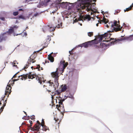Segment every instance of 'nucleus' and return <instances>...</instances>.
<instances>
[{
	"instance_id": "1",
	"label": "nucleus",
	"mask_w": 133,
	"mask_h": 133,
	"mask_svg": "<svg viewBox=\"0 0 133 133\" xmlns=\"http://www.w3.org/2000/svg\"><path fill=\"white\" fill-rule=\"evenodd\" d=\"M111 35V34L109 32L105 33L104 34L102 35L99 36V38L98 40V39L99 38H97V39H95L94 40L86 42L82 44L81 46H83L86 48L93 45L97 44L99 42L98 41L100 42L102 41L104 38L105 39L103 40V42H108L110 41V40H108V38H107V37H110Z\"/></svg>"
},
{
	"instance_id": "2",
	"label": "nucleus",
	"mask_w": 133,
	"mask_h": 133,
	"mask_svg": "<svg viewBox=\"0 0 133 133\" xmlns=\"http://www.w3.org/2000/svg\"><path fill=\"white\" fill-rule=\"evenodd\" d=\"M52 77L54 78V83L51 80L48 82L50 86L52 87L53 86L55 90H56V88H57L59 86V83L58 82V80L59 76L58 75L59 73L57 69L56 71L55 72H53L51 73Z\"/></svg>"
},
{
	"instance_id": "3",
	"label": "nucleus",
	"mask_w": 133,
	"mask_h": 133,
	"mask_svg": "<svg viewBox=\"0 0 133 133\" xmlns=\"http://www.w3.org/2000/svg\"><path fill=\"white\" fill-rule=\"evenodd\" d=\"M31 73V72H30L29 74L25 75L23 74L22 75L19 76L18 77L22 80H25L26 79L27 77H28L29 78L32 79L35 78L38 81V82L40 84H41L42 81H43V78L39 77L36 75L32 74Z\"/></svg>"
},
{
	"instance_id": "4",
	"label": "nucleus",
	"mask_w": 133,
	"mask_h": 133,
	"mask_svg": "<svg viewBox=\"0 0 133 133\" xmlns=\"http://www.w3.org/2000/svg\"><path fill=\"white\" fill-rule=\"evenodd\" d=\"M117 21H114V22H110L108 23V24H107L106 26L108 28L109 27H111V28L112 29V31L111 32H113V30L115 31V32H117L121 30V28H118L116 27H118L119 26V24H117Z\"/></svg>"
},
{
	"instance_id": "5",
	"label": "nucleus",
	"mask_w": 133,
	"mask_h": 133,
	"mask_svg": "<svg viewBox=\"0 0 133 133\" xmlns=\"http://www.w3.org/2000/svg\"><path fill=\"white\" fill-rule=\"evenodd\" d=\"M93 5L94 6L96 5V3H89L86 5V6H83L82 7V9L85 10L86 11H89L90 10H92V6Z\"/></svg>"
},
{
	"instance_id": "6",
	"label": "nucleus",
	"mask_w": 133,
	"mask_h": 133,
	"mask_svg": "<svg viewBox=\"0 0 133 133\" xmlns=\"http://www.w3.org/2000/svg\"><path fill=\"white\" fill-rule=\"evenodd\" d=\"M127 36H125L123 38H121L120 39H112L113 41L111 42V44H114L117 43V42L119 41H122L123 40H127Z\"/></svg>"
},
{
	"instance_id": "7",
	"label": "nucleus",
	"mask_w": 133,
	"mask_h": 133,
	"mask_svg": "<svg viewBox=\"0 0 133 133\" xmlns=\"http://www.w3.org/2000/svg\"><path fill=\"white\" fill-rule=\"evenodd\" d=\"M5 96H4L3 97H2V99L0 102V105L2 104V102H3V105L1 108L0 109V112L2 111L4 108V107L5 106L7 102V100L6 99L4 102V99Z\"/></svg>"
},
{
	"instance_id": "8",
	"label": "nucleus",
	"mask_w": 133,
	"mask_h": 133,
	"mask_svg": "<svg viewBox=\"0 0 133 133\" xmlns=\"http://www.w3.org/2000/svg\"><path fill=\"white\" fill-rule=\"evenodd\" d=\"M7 37V34L6 33H2L0 35V43L3 41H5Z\"/></svg>"
},
{
	"instance_id": "9",
	"label": "nucleus",
	"mask_w": 133,
	"mask_h": 133,
	"mask_svg": "<svg viewBox=\"0 0 133 133\" xmlns=\"http://www.w3.org/2000/svg\"><path fill=\"white\" fill-rule=\"evenodd\" d=\"M11 87L10 85L8 84L6 88V90L5 94V95H7L8 93V96L10 94L11 91Z\"/></svg>"
},
{
	"instance_id": "10",
	"label": "nucleus",
	"mask_w": 133,
	"mask_h": 133,
	"mask_svg": "<svg viewBox=\"0 0 133 133\" xmlns=\"http://www.w3.org/2000/svg\"><path fill=\"white\" fill-rule=\"evenodd\" d=\"M67 4L68 2H63L61 3H59L57 4H56L55 6L57 7V5H58V6H61L63 8H65L67 7Z\"/></svg>"
},
{
	"instance_id": "11",
	"label": "nucleus",
	"mask_w": 133,
	"mask_h": 133,
	"mask_svg": "<svg viewBox=\"0 0 133 133\" xmlns=\"http://www.w3.org/2000/svg\"><path fill=\"white\" fill-rule=\"evenodd\" d=\"M61 64H62L63 65V69L62 70V72H63L64 71V69L67 66L68 63V62L65 63V61H61L60 62Z\"/></svg>"
},
{
	"instance_id": "12",
	"label": "nucleus",
	"mask_w": 133,
	"mask_h": 133,
	"mask_svg": "<svg viewBox=\"0 0 133 133\" xmlns=\"http://www.w3.org/2000/svg\"><path fill=\"white\" fill-rule=\"evenodd\" d=\"M30 59H29L28 62H27V64H26V66H24V67L22 69V70H24V69H26L28 68V67L29 66V65L31 63V62L32 61L31 59L30 58Z\"/></svg>"
},
{
	"instance_id": "13",
	"label": "nucleus",
	"mask_w": 133,
	"mask_h": 133,
	"mask_svg": "<svg viewBox=\"0 0 133 133\" xmlns=\"http://www.w3.org/2000/svg\"><path fill=\"white\" fill-rule=\"evenodd\" d=\"M53 88L54 89V91L52 92V96H55L56 94H57L58 95H59L60 94V92L58 90H56H56H55L54 88V87L53 86Z\"/></svg>"
},
{
	"instance_id": "14",
	"label": "nucleus",
	"mask_w": 133,
	"mask_h": 133,
	"mask_svg": "<svg viewBox=\"0 0 133 133\" xmlns=\"http://www.w3.org/2000/svg\"><path fill=\"white\" fill-rule=\"evenodd\" d=\"M41 125L37 124H35L34 126V127L33 128H34V130H32V131H34L35 130H38L39 129Z\"/></svg>"
},
{
	"instance_id": "15",
	"label": "nucleus",
	"mask_w": 133,
	"mask_h": 133,
	"mask_svg": "<svg viewBox=\"0 0 133 133\" xmlns=\"http://www.w3.org/2000/svg\"><path fill=\"white\" fill-rule=\"evenodd\" d=\"M53 54V52L51 53L49 55H48V59L51 62H53L54 61V57L52 56L51 54Z\"/></svg>"
},
{
	"instance_id": "16",
	"label": "nucleus",
	"mask_w": 133,
	"mask_h": 133,
	"mask_svg": "<svg viewBox=\"0 0 133 133\" xmlns=\"http://www.w3.org/2000/svg\"><path fill=\"white\" fill-rule=\"evenodd\" d=\"M11 28L9 29L8 31L6 33V34H8L10 35L12 34L14 32V28L12 27H11Z\"/></svg>"
},
{
	"instance_id": "17",
	"label": "nucleus",
	"mask_w": 133,
	"mask_h": 133,
	"mask_svg": "<svg viewBox=\"0 0 133 133\" xmlns=\"http://www.w3.org/2000/svg\"><path fill=\"white\" fill-rule=\"evenodd\" d=\"M29 122L30 124L29 125V124H27V126L28 128H30L31 130H34V128L31 127L33 123L32 122V121L29 120Z\"/></svg>"
},
{
	"instance_id": "18",
	"label": "nucleus",
	"mask_w": 133,
	"mask_h": 133,
	"mask_svg": "<svg viewBox=\"0 0 133 133\" xmlns=\"http://www.w3.org/2000/svg\"><path fill=\"white\" fill-rule=\"evenodd\" d=\"M83 20H85L88 19V21H89L91 19L90 16L89 15H87L86 16H83Z\"/></svg>"
},
{
	"instance_id": "19",
	"label": "nucleus",
	"mask_w": 133,
	"mask_h": 133,
	"mask_svg": "<svg viewBox=\"0 0 133 133\" xmlns=\"http://www.w3.org/2000/svg\"><path fill=\"white\" fill-rule=\"evenodd\" d=\"M49 28V26H44L43 28H42V29L43 30V31L44 32L47 30H48V29Z\"/></svg>"
},
{
	"instance_id": "20",
	"label": "nucleus",
	"mask_w": 133,
	"mask_h": 133,
	"mask_svg": "<svg viewBox=\"0 0 133 133\" xmlns=\"http://www.w3.org/2000/svg\"><path fill=\"white\" fill-rule=\"evenodd\" d=\"M133 40V35H132L127 37V40L128 41H131Z\"/></svg>"
},
{
	"instance_id": "21",
	"label": "nucleus",
	"mask_w": 133,
	"mask_h": 133,
	"mask_svg": "<svg viewBox=\"0 0 133 133\" xmlns=\"http://www.w3.org/2000/svg\"><path fill=\"white\" fill-rule=\"evenodd\" d=\"M67 89V86L66 85H65L62 88L61 91L62 92H64Z\"/></svg>"
},
{
	"instance_id": "22",
	"label": "nucleus",
	"mask_w": 133,
	"mask_h": 133,
	"mask_svg": "<svg viewBox=\"0 0 133 133\" xmlns=\"http://www.w3.org/2000/svg\"><path fill=\"white\" fill-rule=\"evenodd\" d=\"M107 46V44H106L105 43H101L100 44V46L101 48H103Z\"/></svg>"
},
{
	"instance_id": "23",
	"label": "nucleus",
	"mask_w": 133,
	"mask_h": 133,
	"mask_svg": "<svg viewBox=\"0 0 133 133\" xmlns=\"http://www.w3.org/2000/svg\"><path fill=\"white\" fill-rule=\"evenodd\" d=\"M55 27H54V26L53 27H50L49 26V28L48 29V30L50 32H51L52 31H53L55 30Z\"/></svg>"
},
{
	"instance_id": "24",
	"label": "nucleus",
	"mask_w": 133,
	"mask_h": 133,
	"mask_svg": "<svg viewBox=\"0 0 133 133\" xmlns=\"http://www.w3.org/2000/svg\"><path fill=\"white\" fill-rule=\"evenodd\" d=\"M102 21L103 22H104L105 24H106L108 22V19L105 18L104 17Z\"/></svg>"
},
{
	"instance_id": "25",
	"label": "nucleus",
	"mask_w": 133,
	"mask_h": 133,
	"mask_svg": "<svg viewBox=\"0 0 133 133\" xmlns=\"http://www.w3.org/2000/svg\"><path fill=\"white\" fill-rule=\"evenodd\" d=\"M132 8V6H130V7L128 8H127L126 9H125L124 10V12H125L126 11H129L131 10Z\"/></svg>"
},
{
	"instance_id": "26",
	"label": "nucleus",
	"mask_w": 133,
	"mask_h": 133,
	"mask_svg": "<svg viewBox=\"0 0 133 133\" xmlns=\"http://www.w3.org/2000/svg\"><path fill=\"white\" fill-rule=\"evenodd\" d=\"M41 125L43 127V128H44V127L45 126V125H44L45 123H44V119H42V122L41 123Z\"/></svg>"
},
{
	"instance_id": "27",
	"label": "nucleus",
	"mask_w": 133,
	"mask_h": 133,
	"mask_svg": "<svg viewBox=\"0 0 133 133\" xmlns=\"http://www.w3.org/2000/svg\"><path fill=\"white\" fill-rule=\"evenodd\" d=\"M88 35L89 37H91L93 35V32H89L88 33Z\"/></svg>"
},
{
	"instance_id": "28",
	"label": "nucleus",
	"mask_w": 133,
	"mask_h": 133,
	"mask_svg": "<svg viewBox=\"0 0 133 133\" xmlns=\"http://www.w3.org/2000/svg\"><path fill=\"white\" fill-rule=\"evenodd\" d=\"M51 40V38L50 36H47L46 38L47 41L49 42Z\"/></svg>"
},
{
	"instance_id": "29",
	"label": "nucleus",
	"mask_w": 133,
	"mask_h": 133,
	"mask_svg": "<svg viewBox=\"0 0 133 133\" xmlns=\"http://www.w3.org/2000/svg\"><path fill=\"white\" fill-rule=\"evenodd\" d=\"M78 19V21H81L82 20V21H83V16H80L79 17V18Z\"/></svg>"
},
{
	"instance_id": "30",
	"label": "nucleus",
	"mask_w": 133,
	"mask_h": 133,
	"mask_svg": "<svg viewBox=\"0 0 133 133\" xmlns=\"http://www.w3.org/2000/svg\"><path fill=\"white\" fill-rule=\"evenodd\" d=\"M85 2H96V0H84Z\"/></svg>"
},
{
	"instance_id": "31",
	"label": "nucleus",
	"mask_w": 133,
	"mask_h": 133,
	"mask_svg": "<svg viewBox=\"0 0 133 133\" xmlns=\"http://www.w3.org/2000/svg\"><path fill=\"white\" fill-rule=\"evenodd\" d=\"M41 68L40 65L39 64L38 65H37V67H36V68H34V69H38V70L39 71H40V69H39Z\"/></svg>"
},
{
	"instance_id": "32",
	"label": "nucleus",
	"mask_w": 133,
	"mask_h": 133,
	"mask_svg": "<svg viewBox=\"0 0 133 133\" xmlns=\"http://www.w3.org/2000/svg\"><path fill=\"white\" fill-rule=\"evenodd\" d=\"M18 14V11L14 12L13 13V15L15 16H16Z\"/></svg>"
},
{
	"instance_id": "33",
	"label": "nucleus",
	"mask_w": 133,
	"mask_h": 133,
	"mask_svg": "<svg viewBox=\"0 0 133 133\" xmlns=\"http://www.w3.org/2000/svg\"><path fill=\"white\" fill-rule=\"evenodd\" d=\"M30 118H31V119L34 120L35 119V116L34 115H32L30 116Z\"/></svg>"
},
{
	"instance_id": "34",
	"label": "nucleus",
	"mask_w": 133,
	"mask_h": 133,
	"mask_svg": "<svg viewBox=\"0 0 133 133\" xmlns=\"http://www.w3.org/2000/svg\"><path fill=\"white\" fill-rule=\"evenodd\" d=\"M68 97L69 98H73V99H74L73 95H70H70H68Z\"/></svg>"
},
{
	"instance_id": "35",
	"label": "nucleus",
	"mask_w": 133,
	"mask_h": 133,
	"mask_svg": "<svg viewBox=\"0 0 133 133\" xmlns=\"http://www.w3.org/2000/svg\"><path fill=\"white\" fill-rule=\"evenodd\" d=\"M51 0H44V2L43 3L45 5V1L47 3L50 2Z\"/></svg>"
},
{
	"instance_id": "36",
	"label": "nucleus",
	"mask_w": 133,
	"mask_h": 133,
	"mask_svg": "<svg viewBox=\"0 0 133 133\" xmlns=\"http://www.w3.org/2000/svg\"><path fill=\"white\" fill-rule=\"evenodd\" d=\"M117 24H119V26H118V27H116L117 28H120V25L119 24V21H118V23L117 22ZM121 28V29L122 28V27H121V28Z\"/></svg>"
},
{
	"instance_id": "37",
	"label": "nucleus",
	"mask_w": 133,
	"mask_h": 133,
	"mask_svg": "<svg viewBox=\"0 0 133 133\" xmlns=\"http://www.w3.org/2000/svg\"><path fill=\"white\" fill-rule=\"evenodd\" d=\"M12 82H11V81L10 80L8 83V85H10V86L11 85H12L14 84Z\"/></svg>"
},
{
	"instance_id": "38",
	"label": "nucleus",
	"mask_w": 133,
	"mask_h": 133,
	"mask_svg": "<svg viewBox=\"0 0 133 133\" xmlns=\"http://www.w3.org/2000/svg\"><path fill=\"white\" fill-rule=\"evenodd\" d=\"M18 18L19 19H20V18H22V19H24V16H23L22 15H21L19 16L18 17Z\"/></svg>"
},
{
	"instance_id": "39",
	"label": "nucleus",
	"mask_w": 133,
	"mask_h": 133,
	"mask_svg": "<svg viewBox=\"0 0 133 133\" xmlns=\"http://www.w3.org/2000/svg\"><path fill=\"white\" fill-rule=\"evenodd\" d=\"M60 104H57L56 105V108H57L58 110H59V107L60 108Z\"/></svg>"
},
{
	"instance_id": "40",
	"label": "nucleus",
	"mask_w": 133,
	"mask_h": 133,
	"mask_svg": "<svg viewBox=\"0 0 133 133\" xmlns=\"http://www.w3.org/2000/svg\"><path fill=\"white\" fill-rule=\"evenodd\" d=\"M120 12V11L119 10H116V12L114 13L115 15L117 14L118 13H119Z\"/></svg>"
},
{
	"instance_id": "41",
	"label": "nucleus",
	"mask_w": 133,
	"mask_h": 133,
	"mask_svg": "<svg viewBox=\"0 0 133 133\" xmlns=\"http://www.w3.org/2000/svg\"><path fill=\"white\" fill-rule=\"evenodd\" d=\"M73 50H72L71 51H69V53L70 54V55H72L73 54Z\"/></svg>"
},
{
	"instance_id": "42",
	"label": "nucleus",
	"mask_w": 133,
	"mask_h": 133,
	"mask_svg": "<svg viewBox=\"0 0 133 133\" xmlns=\"http://www.w3.org/2000/svg\"><path fill=\"white\" fill-rule=\"evenodd\" d=\"M0 19H1L3 21H4L5 19L4 17H0Z\"/></svg>"
},
{
	"instance_id": "43",
	"label": "nucleus",
	"mask_w": 133,
	"mask_h": 133,
	"mask_svg": "<svg viewBox=\"0 0 133 133\" xmlns=\"http://www.w3.org/2000/svg\"><path fill=\"white\" fill-rule=\"evenodd\" d=\"M56 27H57L58 28H60V25L59 24H58L57 25V26H54V27H55V28Z\"/></svg>"
},
{
	"instance_id": "44",
	"label": "nucleus",
	"mask_w": 133,
	"mask_h": 133,
	"mask_svg": "<svg viewBox=\"0 0 133 133\" xmlns=\"http://www.w3.org/2000/svg\"><path fill=\"white\" fill-rule=\"evenodd\" d=\"M17 80V79H14L13 80H11V82H12V83H13V84H14V82L16 81Z\"/></svg>"
},
{
	"instance_id": "45",
	"label": "nucleus",
	"mask_w": 133,
	"mask_h": 133,
	"mask_svg": "<svg viewBox=\"0 0 133 133\" xmlns=\"http://www.w3.org/2000/svg\"><path fill=\"white\" fill-rule=\"evenodd\" d=\"M58 103L60 105H62L63 104L61 100H60V101L58 102Z\"/></svg>"
},
{
	"instance_id": "46",
	"label": "nucleus",
	"mask_w": 133,
	"mask_h": 133,
	"mask_svg": "<svg viewBox=\"0 0 133 133\" xmlns=\"http://www.w3.org/2000/svg\"><path fill=\"white\" fill-rule=\"evenodd\" d=\"M98 22L100 24H101L102 22H103L102 20H100L98 21Z\"/></svg>"
},
{
	"instance_id": "47",
	"label": "nucleus",
	"mask_w": 133,
	"mask_h": 133,
	"mask_svg": "<svg viewBox=\"0 0 133 133\" xmlns=\"http://www.w3.org/2000/svg\"><path fill=\"white\" fill-rule=\"evenodd\" d=\"M37 124L38 125H41V123L39 121H37Z\"/></svg>"
},
{
	"instance_id": "48",
	"label": "nucleus",
	"mask_w": 133,
	"mask_h": 133,
	"mask_svg": "<svg viewBox=\"0 0 133 133\" xmlns=\"http://www.w3.org/2000/svg\"><path fill=\"white\" fill-rule=\"evenodd\" d=\"M31 60H32V63H34L36 61L34 59H31Z\"/></svg>"
},
{
	"instance_id": "49",
	"label": "nucleus",
	"mask_w": 133,
	"mask_h": 133,
	"mask_svg": "<svg viewBox=\"0 0 133 133\" xmlns=\"http://www.w3.org/2000/svg\"><path fill=\"white\" fill-rule=\"evenodd\" d=\"M16 63L17 64H18V63H17V62L16 61H14V63H13V64H15Z\"/></svg>"
},
{
	"instance_id": "50",
	"label": "nucleus",
	"mask_w": 133,
	"mask_h": 133,
	"mask_svg": "<svg viewBox=\"0 0 133 133\" xmlns=\"http://www.w3.org/2000/svg\"><path fill=\"white\" fill-rule=\"evenodd\" d=\"M38 15V14L37 13L35 14L34 15V16L36 17Z\"/></svg>"
},
{
	"instance_id": "51",
	"label": "nucleus",
	"mask_w": 133,
	"mask_h": 133,
	"mask_svg": "<svg viewBox=\"0 0 133 133\" xmlns=\"http://www.w3.org/2000/svg\"><path fill=\"white\" fill-rule=\"evenodd\" d=\"M78 21V19L77 18H76L75 19V20H74V21L75 22H77Z\"/></svg>"
},
{
	"instance_id": "52",
	"label": "nucleus",
	"mask_w": 133,
	"mask_h": 133,
	"mask_svg": "<svg viewBox=\"0 0 133 133\" xmlns=\"http://www.w3.org/2000/svg\"><path fill=\"white\" fill-rule=\"evenodd\" d=\"M18 73V72L16 74H15L13 76V78H15V77H16V75L17 74V73Z\"/></svg>"
},
{
	"instance_id": "53",
	"label": "nucleus",
	"mask_w": 133,
	"mask_h": 133,
	"mask_svg": "<svg viewBox=\"0 0 133 133\" xmlns=\"http://www.w3.org/2000/svg\"><path fill=\"white\" fill-rule=\"evenodd\" d=\"M61 98V99H60V100L61 101H62V102L64 101L65 99H62V98Z\"/></svg>"
},
{
	"instance_id": "54",
	"label": "nucleus",
	"mask_w": 133,
	"mask_h": 133,
	"mask_svg": "<svg viewBox=\"0 0 133 133\" xmlns=\"http://www.w3.org/2000/svg\"><path fill=\"white\" fill-rule=\"evenodd\" d=\"M18 27L16 26V25H15L14 26L13 28H16V29H17L18 28Z\"/></svg>"
},
{
	"instance_id": "55",
	"label": "nucleus",
	"mask_w": 133,
	"mask_h": 133,
	"mask_svg": "<svg viewBox=\"0 0 133 133\" xmlns=\"http://www.w3.org/2000/svg\"><path fill=\"white\" fill-rule=\"evenodd\" d=\"M19 11H23V9H19Z\"/></svg>"
},
{
	"instance_id": "56",
	"label": "nucleus",
	"mask_w": 133,
	"mask_h": 133,
	"mask_svg": "<svg viewBox=\"0 0 133 133\" xmlns=\"http://www.w3.org/2000/svg\"><path fill=\"white\" fill-rule=\"evenodd\" d=\"M13 66H15V67H17V65H16V64H13Z\"/></svg>"
},
{
	"instance_id": "57",
	"label": "nucleus",
	"mask_w": 133,
	"mask_h": 133,
	"mask_svg": "<svg viewBox=\"0 0 133 133\" xmlns=\"http://www.w3.org/2000/svg\"><path fill=\"white\" fill-rule=\"evenodd\" d=\"M2 46H0V50H2Z\"/></svg>"
},
{
	"instance_id": "58",
	"label": "nucleus",
	"mask_w": 133,
	"mask_h": 133,
	"mask_svg": "<svg viewBox=\"0 0 133 133\" xmlns=\"http://www.w3.org/2000/svg\"><path fill=\"white\" fill-rule=\"evenodd\" d=\"M47 91L49 92H51V91L49 90H47Z\"/></svg>"
},
{
	"instance_id": "59",
	"label": "nucleus",
	"mask_w": 133,
	"mask_h": 133,
	"mask_svg": "<svg viewBox=\"0 0 133 133\" xmlns=\"http://www.w3.org/2000/svg\"><path fill=\"white\" fill-rule=\"evenodd\" d=\"M45 48V46H44L43 47V48L41 49L40 50H42L44 48Z\"/></svg>"
},
{
	"instance_id": "60",
	"label": "nucleus",
	"mask_w": 133,
	"mask_h": 133,
	"mask_svg": "<svg viewBox=\"0 0 133 133\" xmlns=\"http://www.w3.org/2000/svg\"><path fill=\"white\" fill-rule=\"evenodd\" d=\"M51 96H52V99H53V96H52V94Z\"/></svg>"
},
{
	"instance_id": "61",
	"label": "nucleus",
	"mask_w": 133,
	"mask_h": 133,
	"mask_svg": "<svg viewBox=\"0 0 133 133\" xmlns=\"http://www.w3.org/2000/svg\"><path fill=\"white\" fill-rule=\"evenodd\" d=\"M40 68H41V70H43V68L42 67H41Z\"/></svg>"
},
{
	"instance_id": "62",
	"label": "nucleus",
	"mask_w": 133,
	"mask_h": 133,
	"mask_svg": "<svg viewBox=\"0 0 133 133\" xmlns=\"http://www.w3.org/2000/svg\"><path fill=\"white\" fill-rule=\"evenodd\" d=\"M96 25L97 26H98V23H97L96 24Z\"/></svg>"
},
{
	"instance_id": "63",
	"label": "nucleus",
	"mask_w": 133,
	"mask_h": 133,
	"mask_svg": "<svg viewBox=\"0 0 133 133\" xmlns=\"http://www.w3.org/2000/svg\"><path fill=\"white\" fill-rule=\"evenodd\" d=\"M130 6H132V7L133 6V3L132 4V5H131Z\"/></svg>"
},
{
	"instance_id": "64",
	"label": "nucleus",
	"mask_w": 133,
	"mask_h": 133,
	"mask_svg": "<svg viewBox=\"0 0 133 133\" xmlns=\"http://www.w3.org/2000/svg\"><path fill=\"white\" fill-rule=\"evenodd\" d=\"M23 112H24V113H25V114H26V115H27V114H26V112H25L24 111H23Z\"/></svg>"
}]
</instances>
